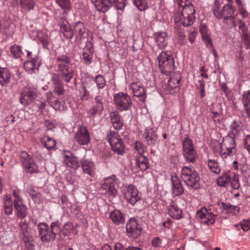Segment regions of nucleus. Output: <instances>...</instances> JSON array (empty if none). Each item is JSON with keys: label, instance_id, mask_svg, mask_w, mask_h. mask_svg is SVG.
Masks as SVG:
<instances>
[{"label": "nucleus", "instance_id": "obj_29", "mask_svg": "<svg viewBox=\"0 0 250 250\" xmlns=\"http://www.w3.org/2000/svg\"><path fill=\"white\" fill-rule=\"evenodd\" d=\"M58 75L53 73L52 75L51 81L53 84L54 91L58 95H61L64 92L63 83L59 78Z\"/></svg>", "mask_w": 250, "mask_h": 250}, {"label": "nucleus", "instance_id": "obj_56", "mask_svg": "<svg viewBox=\"0 0 250 250\" xmlns=\"http://www.w3.org/2000/svg\"><path fill=\"white\" fill-rule=\"evenodd\" d=\"M79 96L81 100L86 101L90 97V93L88 90L80 85L79 88Z\"/></svg>", "mask_w": 250, "mask_h": 250}, {"label": "nucleus", "instance_id": "obj_11", "mask_svg": "<svg viewBox=\"0 0 250 250\" xmlns=\"http://www.w3.org/2000/svg\"><path fill=\"white\" fill-rule=\"evenodd\" d=\"M182 146L184 158L189 162H194L197 153L191 139L188 136L185 137L182 141Z\"/></svg>", "mask_w": 250, "mask_h": 250}, {"label": "nucleus", "instance_id": "obj_58", "mask_svg": "<svg viewBox=\"0 0 250 250\" xmlns=\"http://www.w3.org/2000/svg\"><path fill=\"white\" fill-rule=\"evenodd\" d=\"M237 10L240 15L241 16L242 19H246L249 18V13L246 10V3L240 5L237 7Z\"/></svg>", "mask_w": 250, "mask_h": 250}, {"label": "nucleus", "instance_id": "obj_23", "mask_svg": "<svg viewBox=\"0 0 250 250\" xmlns=\"http://www.w3.org/2000/svg\"><path fill=\"white\" fill-rule=\"evenodd\" d=\"M242 130V126L240 120H233L229 126V130L227 135L235 138L238 137L241 134Z\"/></svg>", "mask_w": 250, "mask_h": 250}, {"label": "nucleus", "instance_id": "obj_10", "mask_svg": "<svg viewBox=\"0 0 250 250\" xmlns=\"http://www.w3.org/2000/svg\"><path fill=\"white\" fill-rule=\"evenodd\" d=\"M122 193L126 202L133 206L141 200L138 189L132 185L123 186Z\"/></svg>", "mask_w": 250, "mask_h": 250}, {"label": "nucleus", "instance_id": "obj_59", "mask_svg": "<svg viewBox=\"0 0 250 250\" xmlns=\"http://www.w3.org/2000/svg\"><path fill=\"white\" fill-rule=\"evenodd\" d=\"M13 196L14 197L13 205L20 203L23 202V199L20 195V190L19 189H15L13 190Z\"/></svg>", "mask_w": 250, "mask_h": 250}, {"label": "nucleus", "instance_id": "obj_35", "mask_svg": "<svg viewBox=\"0 0 250 250\" xmlns=\"http://www.w3.org/2000/svg\"><path fill=\"white\" fill-rule=\"evenodd\" d=\"M46 99L50 105L56 110H61L63 109V103L57 99H54L51 92L46 93Z\"/></svg>", "mask_w": 250, "mask_h": 250}, {"label": "nucleus", "instance_id": "obj_61", "mask_svg": "<svg viewBox=\"0 0 250 250\" xmlns=\"http://www.w3.org/2000/svg\"><path fill=\"white\" fill-rule=\"evenodd\" d=\"M27 191L35 202H40V194L39 193H37L31 187L28 188Z\"/></svg>", "mask_w": 250, "mask_h": 250}, {"label": "nucleus", "instance_id": "obj_63", "mask_svg": "<svg viewBox=\"0 0 250 250\" xmlns=\"http://www.w3.org/2000/svg\"><path fill=\"white\" fill-rule=\"evenodd\" d=\"M135 148L139 154V155H144L146 147L140 141H137L135 144Z\"/></svg>", "mask_w": 250, "mask_h": 250}, {"label": "nucleus", "instance_id": "obj_60", "mask_svg": "<svg viewBox=\"0 0 250 250\" xmlns=\"http://www.w3.org/2000/svg\"><path fill=\"white\" fill-rule=\"evenodd\" d=\"M39 42L42 44V47L47 48L49 44V38L46 34L42 33L39 36Z\"/></svg>", "mask_w": 250, "mask_h": 250}, {"label": "nucleus", "instance_id": "obj_33", "mask_svg": "<svg viewBox=\"0 0 250 250\" xmlns=\"http://www.w3.org/2000/svg\"><path fill=\"white\" fill-rule=\"evenodd\" d=\"M109 217L115 225H118L125 223V218L123 214L118 209L112 211L110 213Z\"/></svg>", "mask_w": 250, "mask_h": 250}, {"label": "nucleus", "instance_id": "obj_7", "mask_svg": "<svg viewBox=\"0 0 250 250\" xmlns=\"http://www.w3.org/2000/svg\"><path fill=\"white\" fill-rule=\"evenodd\" d=\"M235 9L232 3L225 4L221 10H220L218 7H215L213 10L214 15L218 19L224 18V22H227V21L230 20L232 25L236 28V24L235 23V18L233 16Z\"/></svg>", "mask_w": 250, "mask_h": 250}, {"label": "nucleus", "instance_id": "obj_20", "mask_svg": "<svg viewBox=\"0 0 250 250\" xmlns=\"http://www.w3.org/2000/svg\"><path fill=\"white\" fill-rule=\"evenodd\" d=\"M83 171L84 174L94 177L96 174V166L94 162L89 159L83 158L81 161Z\"/></svg>", "mask_w": 250, "mask_h": 250}, {"label": "nucleus", "instance_id": "obj_2", "mask_svg": "<svg viewBox=\"0 0 250 250\" xmlns=\"http://www.w3.org/2000/svg\"><path fill=\"white\" fill-rule=\"evenodd\" d=\"M50 229L45 223H39L38 229L39 236L43 242L53 241L56 238V233L60 232V224L59 221L52 222Z\"/></svg>", "mask_w": 250, "mask_h": 250}, {"label": "nucleus", "instance_id": "obj_57", "mask_svg": "<svg viewBox=\"0 0 250 250\" xmlns=\"http://www.w3.org/2000/svg\"><path fill=\"white\" fill-rule=\"evenodd\" d=\"M241 140L244 148L250 155V134H244Z\"/></svg>", "mask_w": 250, "mask_h": 250}, {"label": "nucleus", "instance_id": "obj_28", "mask_svg": "<svg viewBox=\"0 0 250 250\" xmlns=\"http://www.w3.org/2000/svg\"><path fill=\"white\" fill-rule=\"evenodd\" d=\"M58 78L62 81L66 83H68L72 81L74 77V73L71 68L66 69L61 71H57Z\"/></svg>", "mask_w": 250, "mask_h": 250}, {"label": "nucleus", "instance_id": "obj_12", "mask_svg": "<svg viewBox=\"0 0 250 250\" xmlns=\"http://www.w3.org/2000/svg\"><path fill=\"white\" fill-rule=\"evenodd\" d=\"M55 19L58 22L60 30L64 37L67 39H71L74 36L73 29L69 23L65 15L60 14L56 16Z\"/></svg>", "mask_w": 250, "mask_h": 250}, {"label": "nucleus", "instance_id": "obj_14", "mask_svg": "<svg viewBox=\"0 0 250 250\" xmlns=\"http://www.w3.org/2000/svg\"><path fill=\"white\" fill-rule=\"evenodd\" d=\"M37 89L29 85L25 86L21 93L20 103L24 106L32 103L37 97Z\"/></svg>", "mask_w": 250, "mask_h": 250}, {"label": "nucleus", "instance_id": "obj_24", "mask_svg": "<svg viewBox=\"0 0 250 250\" xmlns=\"http://www.w3.org/2000/svg\"><path fill=\"white\" fill-rule=\"evenodd\" d=\"M167 213L171 218L175 220H179L183 218L182 209L173 202H171L167 206Z\"/></svg>", "mask_w": 250, "mask_h": 250}, {"label": "nucleus", "instance_id": "obj_31", "mask_svg": "<svg viewBox=\"0 0 250 250\" xmlns=\"http://www.w3.org/2000/svg\"><path fill=\"white\" fill-rule=\"evenodd\" d=\"M130 87L132 90L134 95L137 97H140L141 100L146 98L145 90L143 86L139 83H133Z\"/></svg>", "mask_w": 250, "mask_h": 250}, {"label": "nucleus", "instance_id": "obj_37", "mask_svg": "<svg viewBox=\"0 0 250 250\" xmlns=\"http://www.w3.org/2000/svg\"><path fill=\"white\" fill-rule=\"evenodd\" d=\"M99 11L105 12L110 7L106 0H91Z\"/></svg>", "mask_w": 250, "mask_h": 250}, {"label": "nucleus", "instance_id": "obj_30", "mask_svg": "<svg viewBox=\"0 0 250 250\" xmlns=\"http://www.w3.org/2000/svg\"><path fill=\"white\" fill-rule=\"evenodd\" d=\"M11 78L10 71L6 67H0V86L3 87L7 85L10 83Z\"/></svg>", "mask_w": 250, "mask_h": 250}, {"label": "nucleus", "instance_id": "obj_54", "mask_svg": "<svg viewBox=\"0 0 250 250\" xmlns=\"http://www.w3.org/2000/svg\"><path fill=\"white\" fill-rule=\"evenodd\" d=\"M87 90L88 89H92L94 87L93 80L92 77H88L85 80H82L81 85Z\"/></svg>", "mask_w": 250, "mask_h": 250}, {"label": "nucleus", "instance_id": "obj_17", "mask_svg": "<svg viewBox=\"0 0 250 250\" xmlns=\"http://www.w3.org/2000/svg\"><path fill=\"white\" fill-rule=\"evenodd\" d=\"M93 42L92 41H86L81 58L82 61L86 65L91 64L93 57Z\"/></svg>", "mask_w": 250, "mask_h": 250}, {"label": "nucleus", "instance_id": "obj_55", "mask_svg": "<svg viewBox=\"0 0 250 250\" xmlns=\"http://www.w3.org/2000/svg\"><path fill=\"white\" fill-rule=\"evenodd\" d=\"M133 4L140 10H145L148 8L147 0H132Z\"/></svg>", "mask_w": 250, "mask_h": 250}, {"label": "nucleus", "instance_id": "obj_1", "mask_svg": "<svg viewBox=\"0 0 250 250\" xmlns=\"http://www.w3.org/2000/svg\"><path fill=\"white\" fill-rule=\"evenodd\" d=\"M177 7L175 8L174 17L177 26L187 27L195 20V9L189 0H174Z\"/></svg>", "mask_w": 250, "mask_h": 250}, {"label": "nucleus", "instance_id": "obj_41", "mask_svg": "<svg viewBox=\"0 0 250 250\" xmlns=\"http://www.w3.org/2000/svg\"><path fill=\"white\" fill-rule=\"evenodd\" d=\"M21 8L23 12H28L34 9L35 5V0H20Z\"/></svg>", "mask_w": 250, "mask_h": 250}, {"label": "nucleus", "instance_id": "obj_39", "mask_svg": "<svg viewBox=\"0 0 250 250\" xmlns=\"http://www.w3.org/2000/svg\"><path fill=\"white\" fill-rule=\"evenodd\" d=\"M136 162L140 170L145 171L149 167L147 159L144 155H138L136 158Z\"/></svg>", "mask_w": 250, "mask_h": 250}, {"label": "nucleus", "instance_id": "obj_52", "mask_svg": "<svg viewBox=\"0 0 250 250\" xmlns=\"http://www.w3.org/2000/svg\"><path fill=\"white\" fill-rule=\"evenodd\" d=\"M21 240L27 250H34L35 249V245L32 235L26 237H22Z\"/></svg>", "mask_w": 250, "mask_h": 250}, {"label": "nucleus", "instance_id": "obj_3", "mask_svg": "<svg viewBox=\"0 0 250 250\" xmlns=\"http://www.w3.org/2000/svg\"><path fill=\"white\" fill-rule=\"evenodd\" d=\"M159 67L161 72L168 76L175 68L174 57L170 51H162L157 56Z\"/></svg>", "mask_w": 250, "mask_h": 250}, {"label": "nucleus", "instance_id": "obj_51", "mask_svg": "<svg viewBox=\"0 0 250 250\" xmlns=\"http://www.w3.org/2000/svg\"><path fill=\"white\" fill-rule=\"evenodd\" d=\"M111 7L113 4H114L115 7L117 9L123 10L126 3L127 0H106Z\"/></svg>", "mask_w": 250, "mask_h": 250}, {"label": "nucleus", "instance_id": "obj_42", "mask_svg": "<svg viewBox=\"0 0 250 250\" xmlns=\"http://www.w3.org/2000/svg\"><path fill=\"white\" fill-rule=\"evenodd\" d=\"M12 199L10 195H5L4 197V211L5 214L11 215L13 213Z\"/></svg>", "mask_w": 250, "mask_h": 250}, {"label": "nucleus", "instance_id": "obj_4", "mask_svg": "<svg viewBox=\"0 0 250 250\" xmlns=\"http://www.w3.org/2000/svg\"><path fill=\"white\" fill-rule=\"evenodd\" d=\"M218 152L221 158L225 160L228 157H231L236 152L235 138L227 135L223 138L221 143H217Z\"/></svg>", "mask_w": 250, "mask_h": 250}, {"label": "nucleus", "instance_id": "obj_48", "mask_svg": "<svg viewBox=\"0 0 250 250\" xmlns=\"http://www.w3.org/2000/svg\"><path fill=\"white\" fill-rule=\"evenodd\" d=\"M56 3L63 9V13L62 14H66L71 8L70 0H56Z\"/></svg>", "mask_w": 250, "mask_h": 250}, {"label": "nucleus", "instance_id": "obj_44", "mask_svg": "<svg viewBox=\"0 0 250 250\" xmlns=\"http://www.w3.org/2000/svg\"><path fill=\"white\" fill-rule=\"evenodd\" d=\"M229 172H224L219 176L217 180V184L219 187H226V185L229 183L230 181V177Z\"/></svg>", "mask_w": 250, "mask_h": 250}, {"label": "nucleus", "instance_id": "obj_45", "mask_svg": "<svg viewBox=\"0 0 250 250\" xmlns=\"http://www.w3.org/2000/svg\"><path fill=\"white\" fill-rule=\"evenodd\" d=\"M112 150L118 155H123L125 153V146L122 139L111 145Z\"/></svg>", "mask_w": 250, "mask_h": 250}, {"label": "nucleus", "instance_id": "obj_8", "mask_svg": "<svg viewBox=\"0 0 250 250\" xmlns=\"http://www.w3.org/2000/svg\"><path fill=\"white\" fill-rule=\"evenodd\" d=\"M118 179L115 174L104 178L101 183L100 190L103 194L115 197L117 194L116 185Z\"/></svg>", "mask_w": 250, "mask_h": 250}, {"label": "nucleus", "instance_id": "obj_46", "mask_svg": "<svg viewBox=\"0 0 250 250\" xmlns=\"http://www.w3.org/2000/svg\"><path fill=\"white\" fill-rule=\"evenodd\" d=\"M104 109V107L93 105L88 111L87 113L89 117L94 119L97 116H101Z\"/></svg>", "mask_w": 250, "mask_h": 250}, {"label": "nucleus", "instance_id": "obj_32", "mask_svg": "<svg viewBox=\"0 0 250 250\" xmlns=\"http://www.w3.org/2000/svg\"><path fill=\"white\" fill-rule=\"evenodd\" d=\"M144 137L148 145L153 146L156 144L157 136L155 131L152 129H146L144 134Z\"/></svg>", "mask_w": 250, "mask_h": 250}, {"label": "nucleus", "instance_id": "obj_62", "mask_svg": "<svg viewBox=\"0 0 250 250\" xmlns=\"http://www.w3.org/2000/svg\"><path fill=\"white\" fill-rule=\"evenodd\" d=\"M229 183L231 184V187L233 189H237L240 186L238 181V177L235 174H233L232 176H231Z\"/></svg>", "mask_w": 250, "mask_h": 250}, {"label": "nucleus", "instance_id": "obj_53", "mask_svg": "<svg viewBox=\"0 0 250 250\" xmlns=\"http://www.w3.org/2000/svg\"><path fill=\"white\" fill-rule=\"evenodd\" d=\"M10 52L15 58H20L23 55L21 47L16 44L10 47Z\"/></svg>", "mask_w": 250, "mask_h": 250}, {"label": "nucleus", "instance_id": "obj_27", "mask_svg": "<svg viewBox=\"0 0 250 250\" xmlns=\"http://www.w3.org/2000/svg\"><path fill=\"white\" fill-rule=\"evenodd\" d=\"M39 66L40 64L38 58H34L30 61H25L24 63L25 70L29 74L37 72Z\"/></svg>", "mask_w": 250, "mask_h": 250}, {"label": "nucleus", "instance_id": "obj_40", "mask_svg": "<svg viewBox=\"0 0 250 250\" xmlns=\"http://www.w3.org/2000/svg\"><path fill=\"white\" fill-rule=\"evenodd\" d=\"M111 120L114 128L118 130H121L123 126V123L118 114L112 112L110 114Z\"/></svg>", "mask_w": 250, "mask_h": 250}, {"label": "nucleus", "instance_id": "obj_43", "mask_svg": "<svg viewBox=\"0 0 250 250\" xmlns=\"http://www.w3.org/2000/svg\"><path fill=\"white\" fill-rule=\"evenodd\" d=\"M42 144L48 150L53 149L56 146L55 141L48 136H43L41 139Z\"/></svg>", "mask_w": 250, "mask_h": 250}, {"label": "nucleus", "instance_id": "obj_19", "mask_svg": "<svg viewBox=\"0 0 250 250\" xmlns=\"http://www.w3.org/2000/svg\"><path fill=\"white\" fill-rule=\"evenodd\" d=\"M63 163L67 167L77 169L80 167V163L78 158L73 156L71 152L64 151L63 152Z\"/></svg>", "mask_w": 250, "mask_h": 250}, {"label": "nucleus", "instance_id": "obj_47", "mask_svg": "<svg viewBox=\"0 0 250 250\" xmlns=\"http://www.w3.org/2000/svg\"><path fill=\"white\" fill-rule=\"evenodd\" d=\"M209 169L212 172L218 174L221 172V168L218 162L214 159H209L208 161Z\"/></svg>", "mask_w": 250, "mask_h": 250}, {"label": "nucleus", "instance_id": "obj_64", "mask_svg": "<svg viewBox=\"0 0 250 250\" xmlns=\"http://www.w3.org/2000/svg\"><path fill=\"white\" fill-rule=\"evenodd\" d=\"M200 32L202 35V38L209 36L210 32L206 24H201L200 26Z\"/></svg>", "mask_w": 250, "mask_h": 250}, {"label": "nucleus", "instance_id": "obj_18", "mask_svg": "<svg viewBox=\"0 0 250 250\" xmlns=\"http://www.w3.org/2000/svg\"><path fill=\"white\" fill-rule=\"evenodd\" d=\"M75 139L81 145H87L90 140L88 130L84 127H80L75 135Z\"/></svg>", "mask_w": 250, "mask_h": 250}, {"label": "nucleus", "instance_id": "obj_13", "mask_svg": "<svg viewBox=\"0 0 250 250\" xmlns=\"http://www.w3.org/2000/svg\"><path fill=\"white\" fill-rule=\"evenodd\" d=\"M20 158L27 173L32 174L39 171L38 166L36 162L26 151H21L20 154Z\"/></svg>", "mask_w": 250, "mask_h": 250}, {"label": "nucleus", "instance_id": "obj_22", "mask_svg": "<svg viewBox=\"0 0 250 250\" xmlns=\"http://www.w3.org/2000/svg\"><path fill=\"white\" fill-rule=\"evenodd\" d=\"M171 180L172 185L171 191L173 196H176L182 195L184 193V189L178 176L176 174L172 175Z\"/></svg>", "mask_w": 250, "mask_h": 250}, {"label": "nucleus", "instance_id": "obj_49", "mask_svg": "<svg viewBox=\"0 0 250 250\" xmlns=\"http://www.w3.org/2000/svg\"><path fill=\"white\" fill-rule=\"evenodd\" d=\"M106 139L111 146L114 143L119 141L122 139L116 132L109 130L107 133Z\"/></svg>", "mask_w": 250, "mask_h": 250}, {"label": "nucleus", "instance_id": "obj_21", "mask_svg": "<svg viewBox=\"0 0 250 250\" xmlns=\"http://www.w3.org/2000/svg\"><path fill=\"white\" fill-rule=\"evenodd\" d=\"M181 74L179 71L174 72L169 78L167 82L168 90L177 92L179 89V83L181 80Z\"/></svg>", "mask_w": 250, "mask_h": 250}, {"label": "nucleus", "instance_id": "obj_16", "mask_svg": "<svg viewBox=\"0 0 250 250\" xmlns=\"http://www.w3.org/2000/svg\"><path fill=\"white\" fill-rule=\"evenodd\" d=\"M127 235L130 238H137L141 234V228L135 218H130L126 225Z\"/></svg>", "mask_w": 250, "mask_h": 250}, {"label": "nucleus", "instance_id": "obj_15", "mask_svg": "<svg viewBox=\"0 0 250 250\" xmlns=\"http://www.w3.org/2000/svg\"><path fill=\"white\" fill-rule=\"evenodd\" d=\"M197 217L202 224L209 225L215 223L216 215L210 209L203 207L197 211Z\"/></svg>", "mask_w": 250, "mask_h": 250}, {"label": "nucleus", "instance_id": "obj_5", "mask_svg": "<svg viewBox=\"0 0 250 250\" xmlns=\"http://www.w3.org/2000/svg\"><path fill=\"white\" fill-rule=\"evenodd\" d=\"M73 27L75 41L77 44L80 45L84 42L92 41L91 32L86 28L83 22L79 21L75 22Z\"/></svg>", "mask_w": 250, "mask_h": 250}, {"label": "nucleus", "instance_id": "obj_25", "mask_svg": "<svg viewBox=\"0 0 250 250\" xmlns=\"http://www.w3.org/2000/svg\"><path fill=\"white\" fill-rule=\"evenodd\" d=\"M56 65L57 72L71 68L70 58L65 55L59 56L56 59Z\"/></svg>", "mask_w": 250, "mask_h": 250}, {"label": "nucleus", "instance_id": "obj_38", "mask_svg": "<svg viewBox=\"0 0 250 250\" xmlns=\"http://www.w3.org/2000/svg\"><path fill=\"white\" fill-rule=\"evenodd\" d=\"M19 227L20 228V234L22 237H26L31 236L30 230L28 227V224L25 219H21V221L19 223Z\"/></svg>", "mask_w": 250, "mask_h": 250}, {"label": "nucleus", "instance_id": "obj_50", "mask_svg": "<svg viewBox=\"0 0 250 250\" xmlns=\"http://www.w3.org/2000/svg\"><path fill=\"white\" fill-rule=\"evenodd\" d=\"M92 78L99 90L102 89L104 87L105 85V80L104 76L97 75L95 76V77H92Z\"/></svg>", "mask_w": 250, "mask_h": 250}, {"label": "nucleus", "instance_id": "obj_9", "mask_svg": "<svg viewBox=\"0 0 250 250\" xmlns=\"http://www.w3.org/2000/svg\"><path fill=\"white\" fill-rule=\"evenodd\" d=\"M113 99L115 106L119 111H125L131 109L132 102L127 93L122 92L116 93L114 95Z\"/></svg>", "mask_w": 250, "mask_h": 250}, {"label": "nucleus", "instance_id": "obj_6", "mask_svg": "<svg viewBox=\"0 0 250 250\" xmlns=\"http://www.w3.org/2000/svg\"><path fill=\"white\" fill-rule=\"evenodd\" d=\"M181 178L188 186L196 189L199 187L200 177L192 167H184L182 169Z\"/></svg>", "mask_w": 250, "mask_h": 250}, {"label": "nucleus", "instance_id": "obj_26", "mask_svg": "<svg viewBox=\"0 0 250 250\" xmlns=\"http://www.w3.org/2000/svg\"><path fill=\"white\" fill-rule=\"evenodd\" d=\"M154 40L158 47L165 49L167 45L168 38L165 32H158L154 35Z\"/></svg>", "mask_w": 250, "mask_h": 250}, {"label": "nucleus", "instance_id": "obj_34", "mask_svg": "<svg viewBox=\"0 0 250 250\" xmlns=\"http://www.w3.org/2000/svg\"><path fill=\"white\" fill-rule=\"evenodd\" d=\"M222 208L223 211L231 216H236L239 212L240 208L237 206H233L230 204L222 203Z\"/></svg>", "mask_w": 250, "mask_h": 250}, {"label": "nucleus", "instance_id": "obj_36", "mask_svg": "<svg viewBox=\"0 0 250 250\" xmlns=\"http://www.w3.org/2000/svg\"><path fill=\"white\" fill-rule=\"evenodd\" d=\"M18 218L24 219L27 215V208L23 202L14 205Z\"/></svg>", "mask_w": 250, "mask_h": 250}]
</instances>
